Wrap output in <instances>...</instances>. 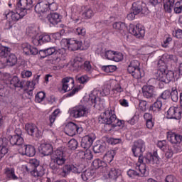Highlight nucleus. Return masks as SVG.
<instances>
[{
	"label": "nucleus",
	"mask_w": 182,
	"mask_h": 182,
	"mask_svg": "<svg viewBox=\"0 0 182 182\" xmlns=\"http://www.w3.org/2000/svg\"><path fill=\"white\" fill-rule=\"evenodd\" d=\"M51 156V162L50 164V167L53 170L54 174H58V176H62V177H66L70 172L75 173L76 174H80L82 169L80 166L75 165H65L66 163V149L61 146L56 150L53 151V148L50 144H42L41 145V153L43 156ZM63 166V168L60 166Z\"/></svg>",
	"instance_id": "obj_1"
},
{
	"label": "nucleus",
	"mask_w": 182,
	"mask_h": 182,
	"mask_svg": "<svg viewBox=\"0 0 182 182\" xmlns=\"http://www.w3.org/2000/svg\"><path fill=\"white\" fill-rule=\"evenodd\" d=\"M108 95H110V89L108 87H104L101 91L94 90L89 95L88 104L97 110H103L105 109V100L100 97H105Z\"/></svg>",
	"instance_id": "obj_2"
},
{
	"label": "nucleus",
	"mask_w": 182,
	"mask_h": 182,
	"mask_svg": "<svg viewBox=\"0 0 182 182\" xmlns=\"http://www.w3.org/2000/svg\"><path fill=\"white\" fill-rule=\"evenodd\" d=\"M10 144L11 146H21L19 148V154L22 156H28V157H33L36 154L35 147L31 145H23V138L22 137V132L13 135L10 138Z\"/></svg>",
	"instance_id": "obj_3"
},
{
	"label": "nucleus",
	"mask_w": 182,
	"mask_h": 182,
	"mask_svg": "<svg viewBox=\"0 0 182 182\" xmlns=\"http://www.w3.org/2000/svg\"><path fill=\"white\" fill-rule=\"evenodd\" d=\"M117 116L114 112V108L109 107L101 113L98 118L100 124H105L104 129L105 132H111L112 124L117 122Z\"/></svg>",
	"instance_id": "obj_4"
},
{
	"label": "nucleus",
	"mask_w": 182,
	"mask_h": 182,
	"mask_svg": "<svg viewBox=\"0 0 182 182\" xmlns=\"http://www.w3.org/2000/svg\"><path fill=\"white\" fill-rule=\"evenodd\" d=\"M61 85L62 91L64 92V93L70 92L66 94V97H72V96H75V95H76V93L80 90L79 87H75V80L70 77L63 78ZM70 90L72 91L70 92Z\"/></svg>",
	"instance_id": "obj_5"
},
{
	"label": "nucleus",
	"mask_w": 182,
	"mask_h": 182,
	"mask_svg": "<svg viewBox=\"0 0 182 182\" xmlns=\"http://www.w3.org/2000/svg\"><path fill=\"white\" fill-rule=\"evenodd\" d=\"M166 137L168 141L172 144L173 151L175 153H180L181 151L180 144L182 143V135L170 131L166 133Z\"/></svg>",
	"instance_id": "obj_6"
},
{
	"label": "nucleus",
	"mask_w": 182,
	"mask_h": 182,
	"mask_svg": "<svg viewBox=\"0 0 182 182\" xmlns=\"http://www.w3.org/2000/svg\"><path fill=\"white\" fill-rule=\"evenodd\" d=\"M85 105H78L74 107L71 112L70 114L75 119H78L79 117H85V116H87L90 112V107L92 105H89V100H87V102Z\"/></svg>",
	"instance_id": "obj_7"
},
{
	"label": "nucleus",
	"mask_w": 182,
	"mask_h": 182,
	"mask_svg": "<svg viewBox=\"0 0 182 182\" xmlns=\"http://www.w3.org/2000/svg\"><path fill=\"white\" fill-rule=\"evenodd\" d=\"M28 14L27 11H21L16 8L14 11L11 10H6L4 15L6 19H9L11 22H18L20 19H22Z\"/></svg>",
	"instance_id": "obj_8"
},
{
	"label": "nucleus",
	"mask_w": 182,
	"mask_h": 182,
	"mask_svg": "<svg viewBox=\"0 0 182 182\" xmlns=\"http://www.w3.org/2000/svg\"><path fill=\"white\" fill-rule=\"evenodd\" d=\"M157 80L164 83H170L174 79V72L166 71L165 68L158 69L155 73Z\"/></svg>",
	"instance_id": "obj_9"
},
{
	"label": "nucleus",
	"mask_w": 182,
	"mask_h": 182,
	"mask_svg": "<svg viewBox=\"0 0 182 182\" xmlns=\"http://www.w3.org/2000/svg\"><path fill=\"white\" fill-rule=\"evenodd\" d=\"M127 70L135 79L143 77V74H141V70L140 69V62L137 60H133L130 62Z\"/></svg>",
	"instance_id": "obj_10"
},
{
	"label": "nucleus",
	"mask_w": 182,
	"mask_h": 182,
	"mask_svg": "<svg viewBox=\"0 0 182 182\" xmlns=\"http://www.w3.org/2000/svg\"><path fill=\"white\" fill-rule=\"evenodd\" d=\"M134 156H140L146 151V142L143 139H138L134 142L132 148Z\"/></svg>",
	"instance_id": "obj_11"
},
{
	"label": "nucleus",
	"mask_w": 182,
	"mask_h": 182,
	"mask_svg": "<svg viewBox=\"0 0 182 182\" xmlns=\"http://www.w3.org/2000/svg\"><path fill=\"white\" fill-rule=\"evenodd\" d=\"M64 130L65 134L72 137L73 136H75V134L77 133H82V127L77 126V124L73 122H70L65 126Z\"/></svg>",
	"instance_id": "obj_12"
},
{
	"label": "nucleus",
	"mask_w": 182,
	"mask_h": 182,
	"mask_svg": "<svg viewBox=\"0 0 182 182\" xmlns=\"http://www.w3.org/2000/svg\"><path fill=\"white\" fill-rule=\"evenodd\" d=\"M65 58L66 50H65V48L55 50L54 57L48 60V63H51L52 65H57V63H59L60 60H65Z\"/></svg>",
	"instance_id": "obj_13"
},
{
	"label": "nucleus",
	"mask_w": 182,
	"mask_h": 182,
	"mask_svg": "<svg viewBox=\"0 0 182 182\" xmlns=\"http://www.w3.org/2000/svg\"><path fill=\"white\" fill-rule=\"evenodd\" d=\"M129 33L136 38H143L146 33L144 31V27L141 24H136V26L131 24L129 26Z\"/></svg>",
	"instance_id": "obj_14"
},
{
	"label": "nucleus",
	"mask_w": 182,
	"mask_h": 182,
	"mask_svg": "<svg viewBox=\"0 0 182 182\" xmlns=\"http://www.w3.org/2000/svg\"><path fill=\"white\" fill-rule=\"evenodd\" d=\"M145 163L150 164L151 166H159L160 164V156L157 151H154L151 153H148L144 158Z\"/></svg>",
	"instance_id": "obj_15"
},
{
	"label": "nucleus",
	"mask_w": 182,
	"mask_h": 182,
	"mask_svg": "<svg viewBox=\"0 0 182 182\" xmlns=\"http://www.w3.org/2000/svg\"><path fill=\"white\" fill-rule=\"evenodd\" d=\"M26 132L29 136L32 137H41L42 132L39 131V129L35 124H26L25 125Z\"/></svg>",
	"instance_id": "obj_16"
},
{
	"label": "nucleus",
	"mask_w": 182,
	"mask_h": 182,
	"mask_svg": "<svg viewBox=\"0 0 182 182\" xmlns=\"http://www.w3.org/2000/svg\"><path fill=\"white\" fill-rule=\"evenodd\" d=\"M96 139V135L93 133L82 137L81 141V146L82 149H90L93 144V141Z\"/></svg>",
	"instance_id": "obj_17"
},
{
	"label": "nucleus",
	"mask_w": 182,
	"mask_h": 182,
	"mask_svg": "<svg viewBox=\"0 0 182 182\" xmlns=\"http://www.w3.org/2000/svg\"><path fill=\"white\" fill-rule=\"evenodd\" d=\"M132 12L139 15V14H146L148 9L146 7V4L143 3L142 1H136L132 4Z\"/></svg>",
	"instance_id": "obj_18"
},
{
	"label": "nucleus",
	"mask_w": 182,
	"mask_h": 182,
	"mask_svg": "<svg viewBox=\"0 0 182 182\" xmlns=\"http://www.w3.org/2000/svg\"><path fill=\"white\" fill-rule=\"evenodd\" d=\"M21 49L23 53L27 56H31V55H38V53H39L37 48L32 47V46L28 43H23L21 45Z\"/></svg>",
	"instance_id": "obj_19"
},
{
	"label": "nucleus",
	"mask_w": 182,
	"mask_h": 182,
	"mask_svg": "<svg viewBox=\"0 0 182 182\" xmlns=\"http://www.w3.org/2000/svg\"><path fill=\"white\" fill-rule=\"evenodd\" d=\"M92 166L95 170H100L101 173H107L109 171V167L107 166V164L106 162L97 159L93 161Z\"/></svg>",
	"instance_id": "obj_20"
},
{
	"label": "nucleus",
	"mask_w": 182,
	"mask_h": 182,
	"mask_svg": "<svg viewBox=\"0 0 182 182\" xmlns=\"http://www.w3.org/2000/svg\"><path fill=\"white\" fill-rule=\"evenodd\" d=\"M50 0H38V4L35 6V11L37 14H44V12H48L49 11V6H48V2Z\"/></svg>",
	"instance_id": "obj_21"
},
{
	"label": "nucleus",
	"mask_w": 182,
	"mask_h": 182,
	"mask_svg": "<svg viewBox=\"0 0 182 182\" xmlns=\"http://www.w3.org/2000/svg\"><path fill=\"white\" fill-rule=\"evenodd\" d=\"M166 117L167 119H180L181 117V112L178 107H171L167 111Z\"/></svg>",
	"instance_id": "obj_22"
},
{
	"label": "nucleus",
	"mask_w": 182,
	"mask_h": 182,
	"mask_svg": "<svg viewBox=\"0 0 182 182\" xmlns=\"http://www.w3.org/2000/svg\"><path fill=\"white\" fill-rule=\"evenodd\" d=\"M142 92L144 97H146V99H151V97L156 96V91L154 90V87L153 85L144 86Z\"/></svg>",
	"instance_id": "obj_23"
},
{
	"label": "nucleus",
	"mask_w": 182,
	"mask_h": 182,
	"mask_svg": "<svg viewBox=\"0 0 182 182\" xmlns=\"http://www.w3.org/2000/svg\"><path fill=\"white\" fill-rule=\"evenodd\" d=\"M67 46L69 50L75 51L80 49V46H82V43L73 38H70L67 41Z\"/></svg>",
	"instance_id": "obj_24"
},
{
	"label": "nucleus",
	"mask_w": 182,
	"mask_h": 182,
	"mask_svg": "<svg viewBox=\"0 0 182 182\" xmlns=\"http://www.w3.org/2000/svg\"><path fill=\"white\" fill-rule=\"evenodd\" d=\"M112 85H114V86L112 87V89L111 91L112 95L114 97H117L120 96V93L124 92V89L122 87V85H120V84L117 82V81H113Z\"/></svg>",
	"instance_id": "obj_25"
},
{
	"label": "nucleus",
	"mask_w": 182,
	"mask_h": 182,
	"mask_svg": "<svg viewBox=\"0 0 182 182\" xmlns=\"http://www.w3.org/2000/svg\"><path fill=\"white\" fill-rule=\"evenodd\" d=\"M8 139L0 138V160L8 153Z\"/></svg>",
	"instance_id": "obj_26"
},
{
	"label": "nucleus",
	"mask_w": 182,
	"mask_h": 182,
	"mask_svg": "<svg viewBox=\"0 0 182 182\" xmlns=\"http://www.w3.org/2000/svg\"><path fill=\"white\" fill-rule=\"evenodd\" d=\"M32 0H20L17 4V9H21V11H24L27 12V9L31 8V5H32Z\"/></svg>",
	"instance_id": "obj_27"
},
{
	"label": "nucleus",
	"mask_w": 182,
	"mask_h": 182,
	"mask_svg": "<svg viewBox=\"0 0 182 182\" xmlns=\"http://www.w3.org/2000/svg\"><path fill=\"white\" fill-rule=\"evenodd\" d=\"M47 20L52 25H58L61 21L60 15L58 13H51L47 16Z\"/></svg>",
	"instance_id": "obj_28"
},
{
	"label": "nucleus",
	"mask_w": 182,
	"mask_h": 182,
	"mask_svg": "<svg viewBox=\"0 0 182 182\" xmlns=\"http://www.w3.org/2000/svg\"><path fill=\"white\" fill-rule=\"evenodd\" d=\"M103 176H105L107 178H111L112 180H117L120 174V171L116 169V168H112L109 172L102 173Z\"/></svg>",
	"instance_id": "obj_29"
},
{
	"label": "nucleus",
	"mask_w": 182,
	"mask_h": 182,
	"mask_svg": "<svg viewBox=\"0 0 182 182\" xmlns=\"http://www.w3.org/2000/svg\"><path fill=\"white\" fill-rule=\"evenodd\" d=\"M28 173H31V176H33V177H35L36 178H37L38 180H39V178L43 177V176H45V169L43 168V167L42 166H38V168L36 169H33L31 171H28Z\"/></svg>",
	"instance_id": "obj_30"
},
{
	"label": "nucleus",
	"mask_w": 182,
	"mask_h": 182,
	"mask_svg": "<svg viewBox=\"0 0 182 182\" xmlns=\"http://www.w3.org/2000/svg\"><path fill=\"white\" fill-rule=\"evenodd\" d=\"M56 52V48L55 47H50L46 49L40 50H39V55L42 59H44V58H46V56H50L51 55H54Z\"/></svg>",
	"instance_id": "obj_31"
},
{
	"label": "nucleus",
	"mask_w": 182,
	"mask_h": 182,
	"mask_svg": "<svg viewBox=\"0 0 182 182\" xmlns=\"http://www.w3.org/2000/svg\"><path fill=\"white\" fill-rule=\"evenodd\" d=\"M82 16L85 19H90L92 16H95V11L92 7L89 6H85L82 8Z\"/></svg>",
	"instance_id": "obj_32"
},
{
	"label": "nucleus",
	"mask_w": 182,
	"mask_h": 182,
	"mask_svg": "<svg viewBox=\"0 0 182 182\" xmlns=\"http://www.w3.org/2000/svg\"><path fill=\"white\" fill-rule=\"evenodd\" d=\"M174 0H164V9L168 14H171L173 9H174L175 5Z\"/></svg>",
	"instance_id": "obj_33"
},
{
	"label": "nucleus",
	"mask_w": 182,
	"mask_h": 182,
	"mask_svg": "<svg viewBox=\"0 0 182 182\" xmlns=\"http://www.w3.org/2000/svg\"><path fill=\"white\" fill-rule=\"evenodd\" d=\"M163 107V102H161V98H158V100L149 107V110L152 112H160Z\"/></svg>",
	"instance_id": "obj_34"
},
{
	"label": "nucleus",
	"mask_w": 182,
	"mask_h": 182,
	"mask_svg": "<svg viewBox=\"0 0 182 182\" xmlns=\"http://www.w3.org/2000/svg\"><path fill=\"white\" fill-rule=\"evenodd\" d=\"M32 167H34V168H36V167H39V161L35 159H30L29 163L25 166V168L27 172L33 170Z\"/></svg>",
	"instance_id": "obj_35"
},
{
	"label": "nucleus",
	"mask_w": 182,
	"mask_h": 182,
	"mask_svg": "<svg viewBox=\"0 0 182 182\" xmlns=\"http://www.w3.org/2000/svg\"><path fill=\"white\" fill-rule=\"evenodd\" d=\"M5 174L9 180H18V177L15 174V169L12 168H6Z\"/></svg>",
	"instance_id": "obj_36"
},
{
	"label": "nucleus",
	"mask_w": 182,
	"mask_h": 182,
	"mask_svg": "<svg viewBox=\"0 0 182 182\" xmlns=\"http://www.w3.org/2000/svg\"><path fill=\"white\" fill-rule=\"evenodd\" d=\"M90 80V77H89L86 75H78L75 77V82H77V83H80V85H86V83H87V82H89Z\"/></svg>",
	"instance_id": "obj_37"
},
{
	"label": "nucleus",
	"mask_w": 182,
	"mask_h": 182,
	"mask_svg": "<svg viewBox=\"0 0 182 182\" xmlns=\"http://www.w3.org/2000/svg\"><path fill=\"white\" fill-rule=\"evenodd\" d=\"M18 62V58L15 54H10L6 59V65L8 66H15Z\"/></svg>",
	"instance_id": "obj_38"
},
{
	"label": "nucleus",
	"mask_w": 182,
	"mask_h": 182,
	"mask_svg": "<svg viewBox=\"0 0 182 182\" xmlns=\"http://www.w3.org/2000/svg\"><path fill=\"white\" fill-rule=\"evenodd\" d=\"M114 156H116L114 150H109L105 154L104 159L107 163H112L114 159Z\"/></svg>",
	"instance_id": "obj_39"
},
{
	"label": "nucleus",
	"mask_w": 182,
	"mask_h": 182,
	"mask_svg": "<svg viewBox=\"0 0 182 182\" xmlns=\"http://www.w3.org/2000/svg\"><path fill=\"white\" fill-rule=\"evenodd\" d=\"M79 14H80V8L77 6H73L71 8V18L75 21H78Z\"/></svg>",
	"instance_id": "obj_40"
},
{
	"label": "nucleus",
	"mask_w": 182,
	"mask_h": 182,
	"mask_svg": "<svg viewBox=\"0 0 182 182\" xmlns=\"http://www.w3.org/2000/svg\"><path fill=\"white\" fill-rule=\"evenodd\" d=\"M114 29H116L117 31H119L121 33H123L124 32V29H126V24L123 22H116L113 24Z\"/></svg>",
	"instance_id": "obj_41"
},
{
	"label": "nucleus",
	"mask_w": 182,
	"mask_h": 182,
	"mask_svg": "<svg viewBox=\"0 0 182 182\" xmlns=\"http://www.w3.org/2000/svg\"><path fill=\"white\" fill-rule=\"evenodd\" d=\"M83 62H85V59H83V58L80 57V56H77L74 58L73 60V68H82V65L83 64Z\"/></svg>",
	"instance_id": "obj_42"
},
{
	"label": "nucleus",
	"mask_w": 182,
	"mask_h": 182,
	"mask_svg": "<svg viewBox=\"0 0 182 182\" xmlns=\"http://www.w3.org/2000/svg\"><path fill=\"white\" fill-rule=\"evenodd\" d=\"M114 53L115 51H113L112 50H108L105 51V53H102L101 56L105 59H108V60H113Z\"/></svg>",
	"instance_id": "obj_43"
},
{
	"label": "nucleus",
	"mask_w": 182,
	"mask_h": 182,
	"mask_svg": "<svg viewBox=\"0 0 182 182\" xmlns=\"http://www.w3.org/2000/svg\"><path fill=\"white\" fill-rule=\"evenodd\" d=\"M46 97V94L44 92H38L35 96L36 103H42Z\"/></svg>",
	"instance_id": "obj_44"
},
{
	"label": "nucleus",
	"mask_w": 182,
	"mask_h": 182,
	"mask_svg": "<svg viewBox=\"0 0 182 182\" xmlns=\"http://www.w3.org/2000/svg\"><path fill=\"white\" fill-rule=\"evenodd\" d=\"M28 89L25 90V93H26L28 97H32L33 96V90H35V84L28 82Z\"/></svg>",
	"instance_id": "obj_45"
},
{
	"label": "nucleus",
	"mask_w": 182,
	"mask_h": 182,
	"mask_svg": "<svg viewBox=\"0 0 182 182\" xmlns=\"http://www.w3.org/2000/svg\"><path fill=\"white\" fill-rule=\"evenodd\" d=\"M146 164H137V166L136 167V170H137V171H139L138 173H139V176L140 177H143V176H144V174H146Z\"/></svg>",
	"instance_id": "obj_46"
},
{
	"label": "nucleus",
	"mask_w": 182,
	"mask_h": 182,
	"mask_svg": "<svg viewBox=\"0 0 182 182\" xmlns=\"http://www.w3.org/2000/svg\"><path fill=\"white\" fill-rule=\"evenodd\" d=\"M11 85H13L14 87H23V83L19 80L18 77H14L11 81Z\"/></svg>",
	"instance_id": "obj_47"
},
{
	"label": "nucleus",
	"mask_w": 182,
	"mask_h": 182,
	"mask_svg": "<svg viewBox=\"0 0 182 182\" xmlns=\"http://www.w3.org/2000/svg\"><path fill=\"white\" fill-rule=\"evenodd\" d=\"M102 69L104 70V72H106V73H113V72H115V70L117 69V67L113 65H103Z\"/></svg>",
	"instance_id": "obj_48"
},
{
	"label": "nucleus",
	"mask_w": 182,
	"mask_h": 182,
	"mask_svg": "<svg viewBox=\"0 0 182 182\" xmlns=\"http://www.w3.org/2000/svg\"><path fill=\"white\" fill-rule=\"evenodd\" d=\"M93 151L95 154L105 153L106 151V146L102 144H97L93 146Z\"/></svg>",
	"instance_id": "obj_49"
},
{
	"label": "nucleus",
	"mask_w": 182,
	"mask_h": 182,
	"mask_svg": "<svg viewBox=\"0 0 182 182\" xmlns=\"http://www.w3.org/2000/svg\"><path fill=\"white\" fill-rule=\"evenodd\" d=\"M174 14H181L182 12V0H179L175 3L173 6Z\"/></svg>",
	"instance_id": "obj_50"
},
{
	"label": "nucleus",
	"mask_w": 182,
	"mask_h": 182,
	"mask_svg": "<svg viewBox=\"0 0 182 182\" xmlns=\"http://www.w3.org/2000/svg\"><path fill=\"white\" fill-rule=\"evenodd\" d=\"M11 48L7 47L0 48V58H8Z\"/></svg>",
	"instance_id": "obj_51"
},
{
	"label": "nucleus",
	"mask_w": 182,
	"mask_h": 182,
	"mask_svg": "<svg viewBox=\"0 0 182 182\" xmlns=\"http://www.w3.org/2000/svg\"><path fill=\"white\" fill-rule=\"evenodd\" d=\"M59 109H55L49 117L50 126L52 127V124L55 123V120H56V117L58 114H59Z\"/></svg>",
	"instance_id": "obj_52"
},
{
	"label": "nucleus",
	"mask_w": 182,
	"mask_h": 182,
	"mask_svg": "<svg viewBox=\"0 0 182 182\" xmlns=\"http://www.w3.org/2000/svg\"><path fill=\"white\" fill-rule=\"evenodd\" d=\"M48 11H58V4L54 0H49L48 1Z\"/></svg>",
	"instance_id": "obj_53"
},
{
	"label": "nucleus",
	"mask_w": 182,
	"mask_h": 182,
	"mask_svg": "<svg viewBox=\"0 0 182 182\" xmlns=\"http://www.w3.org/2000/svg\"><path fill=\"white\" fill-rule=\"evenodd\" d=\"M68 146L70 150H76L77 149V141L75 139H72L68 141Z\"/></svg>",
	"instance_id": "obj_54"
},
{
	"label": "nucleus",
	"mask_w": 182,
	"mask_h": 182,
	"mask_svg": "<svg viewBox=\"0 0 182 182\" xmlns=\"http://www.w3.org/2000/svg\"><path fill=\"white\" fill-rule=\"evenodd\" d=\"M80 69L85 70V72H91L92 64H90V61H85Z\"/></svg>",
	"instance_id": "obj_55"
},
{
	"label": "nucleus",
	"mask_w": 182,
	"mask_h": 182,
	"mask_svg": "<svg viewBox=\"0 0 182 182\" xmlns=\"http://www.w3.org/2000/svg\"><path fill=\"white\" fill-rule=\"evenodd\" d=\"M32 43L35 46H41L42 45V41L41 39V35H37L32 38Z\"/></svg>",
	"instance_id": "obj_56"
},
{
	"label": "nucleus",
	"mask_w": 182,
	"mask_h": 182,
	"mask_svg": "<svg viewBox=\"0 0 182 182\" xmlns=\"http://www.w3.org/2000/svg\"><path fill=\"white\" fill-rule=\"evenodd\" d=\"M80 154H83L84 157L82 159H86L87 160H92L93 159V154L92 151L89 149H87L85 152L81 151Z\"/></svg>",
	"instance_id": "obj_57"
},
{
	"label": "nucleus",
	"mask_w": 182,
	"mask_h": 182,
	"mask_svg": "<svg viewBox=\"0 0 182 182\" xmlns=\"http://www.w3.org/2000/svg\"><path fill=\"white\" fill-rule=\"evenodd\" d=\"M92 172L90 171H85L81 174L83 181H87L92 177Z\"/></svg>",
	"instance_id": "obj_58"
},
{
	"label": "nucleus",
	"mask_w": 182,
	"mask_h": 182,
	"mask_svg": "<svg viewBox=\"0 0 182 182\" xmlns=\"http://www.w3.org/2000/svg\"><path fill=\"white\" fill-rule=\"evenodd\" d=\"M112 60H114V62H120L121 60H123V54L115 51V53H114Z\"/></svg>",
	"instance_id": "obj_59"
},
{
	"label": "nucleus",
	"mask_w": 182,
	"mask_h": 182,
	"mask_svg": "<svg viewBox=\"0 0 182 182\" xmlns=\"http://www.w3.org/2000/svg\"><path fill=\"white\" fill-rule=\"evenodd\" d=\"M157 146L161 150H166L168 147V145H167V141L166 140L159 141L157 142Z\"/></svg>",
	"instance_id": "obj_60"
},
{
	"label": "nucleus",
	"mask_w": 182,
	"mask_h": 182,
	"mask_svg": "<svg viewBox=\"0 0 182 182\" xmlns=\"http://www.w3.org/2000/svg\"><path fill=\"white\" fill-rule=\"evenodd\" d=\"M127 175L131 178H134V177L140 176V173H139L137 171H135V170H133V169H129L127 171Z\"/></svg>",
	"instance_id": "obj_61"
},
{
	"label": "nucleus",
	"mask_w": 182,
	"mask_h": 182,
	"mask_svg": "<svg viewBox=\"0 0 182 182\" xmlns=\"http://www.w3.org/2000/svg\"><path fill=\"white\" fill-rule=\"evenodd\" d=\"M167 150L166 151L165 153V157H166V159H171V157H173V155L174 154V153H176V151H174L171 146H168Z\"/></svg>",
	"instance_id": "obj_62"
},
{
	"label": "nucleus",
	"mask_w": 182,
	"mask_h": 182,
	"mask_svg": "<svg viewBox=\"0 0 182 182\" xmlns=\"http://www.w3.org/2000/svg\"><path fill=\"white\" fill-rule=\"evenodd\" d=\"M171 92L169 90H165L162 92L159 99H163L164 100H167V99H170V96Z\"/></svg>",
	"instance_id": "obj_63"
},
{
	"label": "nucleus",
	"mask_w": 182,
	"mask_h": 182,
	"mask_svg": "<svg viewBox=\"0 0 182 182\" xmlns=\"http://www.w3.org/2000/svg\"><path fill=\"white\" fill-rule=\"evenodd\" d=\"M41 39V43H48L50 41V36L48 34H41L40 35Z\"/></svg>",
	"instance_id": "obj_64"
}]
</instances>
